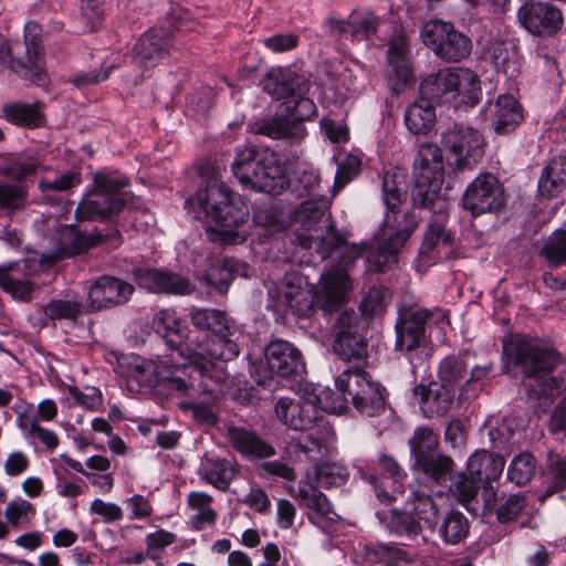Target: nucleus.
I'll return each mask as SVG.
<instances>
[{"label": "nucleus", "instance_id": "nucleus-36", "mask_svg": "<svg viewBox=\"0 0 566 566\" xmlns=\"http://www.w3.org/2000/svg\"><path fill=\"white\" fill-rule=\"evenodd\" d=\"M387 61L395 75V90L400 91L411 78L410 50L406 36L400 34L391 39Z\"/></svg>", "mask_w": 566, "mask_h": 566}, {"label": "nucleus", "instance_id": "nucleus-22", "mask_svg": "<svg viewBox=\"0 0 566 566\" xmlns=\"http://www.w3.org/2000/svg\"><path fill=\"white\" fill-rule=\"evenodd\" d=\"M521 24L532 34L552 36L563 27L560 10L549 2L531 0L518 10Z\"/></svg>", "mask_w": 566, "mask_h": 566}, {"label": "nucleus", "instance_id": "nucleus-59", "mask_svg": "<svg viewBox=\"0 0 566 566\" xmlns=\"http://www.w3.org/2000/svg\"><path fill=\"white\" fill-rule=\"evenodd\" d=\"M253 220L269 233L282 231L286 226L284 213L273 206L259 207L254 212Z\"/></svg>", "mask_w": 566, "mask_h": 566}, {"label": "nucleus", "instance_id": "nucleus-43", "mask_svg": "<svg viewBox=\"0 0 566 566\" xmlns=\"http://www.w3.org/2000/svg\"><path fill=\"white\" fill-rule=\"evenodd\" d=\"M212 496L201 491H192L188 494L187 504L193 512L190 522L197 531L205 530L216 523L218 514L212 509Z\"/></svg>", "mask_w": 566, "mask_h": 566}, {"label": "nucleus", "instance_id": "nucleus-12", "mask_svg": "<svg viewBox=\"0 0 566 566\" xmlns=\"http://www.w3.org/2000/svg\"><path fill=\"white\" fill-rule=\"evenodd\" d=\"M483 135L473 127L454 125L442 133L441 146L447 160L458 170L471 168L484 155Z\"/></svg>", "mask_w": 566, "mask_h": 566}, {"label": "nucleus", "instance_id": "nucleus-8", "mask_svg": "<svg viewBox=\"0 0 566 566\" xmlns=\"http://www.w3.org/2000/svg\"><path fill=\"white\" fill-rule=\"evenodd\" d=\"M43 55L41 28L35 22L27 23L23 43L0 39V63L35 85H44L46 82Z\"/></svg>", "mask_w": 566, "mask_h": 566}, {"label": "nucleus", "instance_id": "nucleus-4", "mask_svg": "<svg viewBox=\"0 0 566 566\" xmlns=\"http://www.w3.org/2000/svg\"><path fill=\"white\" fill-rule=\"evenodd\" d=\"M232 171L244 188L271 195L281 193L290 182L277 155L254 146L237 149Z\"/></svg>", "mask_w": 566, "mask_h": 566}, {"label": "nucleus", "instance_id": "nucleus-3", "mask_svg": "<svg viewBox=\"0 0 566 566\" xmlns=\"http://www.w3.org/2000/svg\"><path fill=\"white\" fill-rule=\"evenodd\" d=\"M185 374L169 379L170 394L184 398L180 407L191 410L197 422L214 424L217 413L213 406L222 394L221 386L228 377L226 369L205 363L197 365L192 374Z\"/></svg>", "mask_w": 566, "mask_h": 566}, {"label": "nucleus", "instance_id": "nucleus-64", "mask_svg": "<svg viewBox=\"0 0 566 566\" xmlns=\"http://www.w3.org/2000/svg\"><path fill=\"white\" fill-rule=\"evenodd\" d=\"M134 291L133 284L123 279L108 275V305L118 306L127 303Z\"/></svg>", "mask_w": 566, "mask_h": 566}, {"label": "nucleus", "instance_id": "nucleus-40", "mask_svg": "<svg viewBox=\"0 0 566 566\" xmlns=\"http://www.w3.org/2000/svg\"><path fill=\"white\" fill-rule=\"evenodd\" d=\"M566 188V157L556 156L544 168L538 180V192L545 198H555Z\"/></svg>", "mask_w": 566, "mask_h": 566}, {"label": "nucleus", "instance_id": "nucleus-2", "mask_svg": "<svg viewBox=\"0 0 566 566\" xmlns=\"http://www.w3.org/2000/svg\"><path fill=\"white\" fill-rule=\"evenodd\" d=\"M329 201L324 196L302 202L294 211L291 223L301 247L312 249L315 244L321 258L332 256L339 250L342 265L348 266L363 255L361 247L348 245L329 220Z\"/></svg>", "mask_w": 566, "mask_h": 566}, {"label": "nucleus", "instance_id": "nucleus-50", "mask_svg": "<svg viewBox=\"0 0 566 566\" xmlns=\"http://www.w3.org/2000/svg\"><path fill=\"white\" fill-rule=\"evenodd\" d=\"M536 473V459L530 452L515 455L507 469V478L516 485L527 484Z\"/></svg>", "mask_w": 566, "mask_h": 566}, {"label": "nucleus", "instance_id": "nucleus-47", "mask_svg": "<svg viewBox=\"0 0 566 566\" xmlns=\"http://www.w3.org/2000/svg\"><path fill=\"white\" fill-rule=\"evenodd\" d=\"M469 521L467 516L455 510L449 511L438 527V534L447 545H458L469 535Z\"/></svg>", "mask_w": 566, "mask_h": 566}, {"label": "nucleus", "instance_id": "nucleus-19", "mask_svg": "<svg viewBox=\"0 0 566 566\" xmlns=\"http://www.w3.org/2000/svg\"><path fill=\"white\" fill-rule=\"evenodd\" d=\"M423 43L446 61H460L471 51V41L449 22L432 20L421 31Z\"/></svg>", "mask_w": 566, "mask_h": 566}, {"label": "nucleus", "instance_id": "nucleus-49", "mask_svg": "<svg viewBox=\"0 0 566 566\" xmlns=\"http://www.w3.org/2000/svg\"><path fill=\"white\" fill-rule=\"evenodd\" d=\"M27 199L25 186L0 181V217L23 209Z\"/></svg>", "mask_w": 566, "mask_h": 566}, {"label": "nucleus", "instance_id": "nucleus-44", "mask_svg": "<svg viewBox=\"0 0 566 566\" xmlns=\"http://www.w3.org/2000/svg\"><path fill=\"white\" fill-rule=\"evenodd\" d=\"M440 501H442V496L433 497L424 490H416L409 495L407 505L418 521H423L428 527L433 528L437 525Z\"/></svg>", "mask_w": 566, "mask_h": 566}, {"label": "nucleus", "instance_id": "nucleus-38", "mask_svg": "<svg viewBox=\"0 0 566 566\" xmlns=\"http://www.w3.org/2000/svg\"><path fill=\"white\" fill-rule=\"evenodd\" d=\"M379 23V18L369 11H354L346 21L337 19L328 20V24L333 30H336L340 34L349 33L353 39L367 38L374 34Z\"/></svg>", "mask_w": 566, "mask_h": 566}, {"label": "nucleus", "instance_id": "nucleus-1", "mask_svg": "<svg viewBox=\"0 0 566 566\" xmlns=\"http://www.w3.org/2000/svg\"><path fill=\"white\" fill-rule=\"evenodd\" d=\"M407 201L405 182L398 180L396 174H386L382 178V202L386 212L382 221L381 235L374 242L361 248L370 266L384 271L405 245L419 224L420 217L413 210L402 209Z\"/></svg>", "mask_w": 566, "mask_h": 566}, {"label": "nucleus", "instance_id": "nucleus-5", "mask_svg": "<svg viewBox=\"0 0 566 566\" xmlns=\"http://www.w3.org/2000/svg\"><path fill=\"white\" fill-rule=\"evenodd\" d=\"M186 205L198 206L207 219L216 222L220 228L218 231L224 235V241L234 244L244 240V237L232 233L230 229L244 222L248 209L241 198L233 196L216 174L205 188H200L193 198L186 201Z\"/></svg>", "mask_w": 566, "mask_h": 566}, {"label": "nucleus", "instance_id": "nucleus-13", "mask_svg": "<svg viewBox=\"0 0 566 566\" xmlns=\"http://www.w3.org/2000/svg\"><path fill=\"white\" fill-rule=\"evenodd\" d=\"M305 95H294L286 101L285 109L289 118H272L260 124L256 132L274 139L300 140L303 138L306 132L303 122L314 117L317 112L315 103Z\"/></svg>", "mask_w": 566, "mask_h": 566}, {"label": "nucleus", "instance_id": "nucleus-55", "mask_svg": "<svg viewBox=\"0 0 566 566\" xmlns=\"http://www.w3.org/2000/svg\"><path fill=\"white\" fill-rule=\"evenodd\" d=\"M127 185L128 179L125 176L108 172V221L113 214L126 209L129 195L120 190Z\"/></svg>", "mask_w": 566, "mask_h": 566}, {"label": "nucleus", "instance_id": "nucleus-33", "mask_svg": "<svg viewBox=\"0 0 566 566\" xmlns=\"http://www.w3.org/2000/svg\"><path fill=\"white\" fill-rule=\"evenodd\" d=\"M486 116L491 118L497 134L514 130L523 119L521 105L512 94H502L494 103H490Z\"/></svg>", "mask_w": 566, "mask_h": 566}, {"label": "nucleus", "instance_id": "nucleus-60", "mask_svg": "<svg viewBox=\"0 0 566 566\" xmlns=\"http://www.w3.org/2000/svg\"><path fill=\"white\" fill-rule=\"evenodd\" d=\"M81 303L71 300H51L46 305L41 306L46 318L75 319L81 313Z\"/></svg>", "mask_w": 566, "mask_h": 566}, {"label": "nucleus", "instance_id": "nucleus-17", "mask_svg": "<svg viewBox=\"0 0 566 566\" xmlns=\"http://www.w3.org/2000/svg\"><path fill=\"white\" fill-rule=\"evenodd\" d=\"M504 352L522 368L526 377H544L558 363V355L554 349L522 336H515L505 343Z\"/></svg>", "mask_w": 566, "mask_h": 566}, {"label": "nucleus", "instance_id": "nucleus-56", "mask_svg": "<svg viewBox=\"0 0 566 566\" xmlns=\"http://www.w3.org/2000/svg\"><path fill=\"white\" fill-rule=\"evenodd\" d=\"M314 402L318 411L342 413L348 409L349 396L338 389L337 392H334L329 388H318L314 395Z\"/></svg>", "mask_w": 566, "mask_h": 566}, {"label": "nucleus", "instance_id": "nucleus-63", "mask_svg": "<svg viewBox=\"0 0 566 566\" xmlns=\"http://www.w3.org/2000/svg\"><path fill=\"white\" fill-rule=\"evenodd\" d=\"M235 262L226 260L222 264L211 266L206 273V281L219 292H226L234 277Z\"/></svg>", "mask_w": 566, "mask_h": 566}, {"label": "nucleus", "instance_id": "nucleus-34", "mask_svg": "<svg viewBox=\"0 0 566 566\" xmlns=\"http://www.w3.org/2000/svg\"><path fill=\"white\" fill-rule=\"evenodd\" d=\"M77 221L106 220V178L102 174L94 177V190L88 192L75 210Z\"/></svg>", "mask_w": 566, "mask_h": 566}, {"label": "nucleus", "instance_id": "nucleus-23", "mask_svg": "<svg viewBox=\"0 0 566 566\" xmlns=\"http://www.w3.org/2000/svg\"><path fill=\"white\" fill-rule=\"evenodd\" d=\"M124 272H132L138 286L151 293L186 295L193 291V286L187 279L172 272L156 269L143 270L134 265H127Z\"/></svg>", "mask_w": 566, "mask_h": 566}, {"label": "nucleus", "instance_id": "nucleus-52", "mask_svg": "<svg viewBox=\"0 0 566 566\" xmlns=\"http://www.w3.org/2000/svg\"><path fill=\"white\" fill-rule=\"evenodd\" d=\"M42 167L38 158H24L12 160L0 168V174L20 185L23 181L35 177L38 170Z\"/></svg>", "mask_w": 566, "mask_h": 566}, {"label": "nucleus", "instance_id": "nucleus-41", "mask_svg": "<svg viewBox=\"0 0 566 566\" xmlns=\"http://www.w3.org/2000/svg\"><path fill=\"white\" fill-rule=\"evenodd\" d=\"M405 124L415 135L429 133L436 124L433 103L423 97L408 106L405 112Z\"/></svg>", "mask_w": 566, "mask_h": 566}, {"label": "nucleus", "instance_id": "nucleus-45", "mask_svg": "<svg viewBox=\"0 0 566 566\" xmlns=\"http://www.w3.org/2000/svg\"><path fill=\"white\" fill-rule=\"evenodd\" d=\"M488 54L494 67L509 77H515L520 73L518 55L513 45L503 41L491 42Z\"/></svg>", "mask_w": 566, "mask_h": 566}, {"label": "nucleus", "instance_id": "nucleus-35", "mask_svg": "<svg viewBox=\"0 0 566 566\" xmlns=\"http://www.w3.org/2000/svg\"><path fill=\"white\" fill-rule=\"evenodd\" d=\"M238 473V464L223 458L205 457L198 474L201 480L219 491H227Z\"/></svg>", "mask_w": 566, "mask_h": 566}, {"label": "nucleus", "instance_id": "nucleus-51", "mask_svg": "<svg viewBox=\"0 0 566 566\" xmlns=\"http://www.w3.org/2000/svg\"><path fill=\"white\" fill-rule=\"evenodd\" d=\"M314 473L317 485L325 489L340 486L349 476L347 468L336 462L316 464Z\"/></svg>", "mask_w": 566, "mask_h": 566}, {"label": "nucleus", "instance_id": "nucleus-37", "mask_svg": "<svg viewBox=\"0 0 566 566\" xmlns=\"http://www.w3.org/2000/svg\"><path fill=\"white\" fill-rule=\"evenodd\" d=\"M505 460L502 455L488 451H476L468 460V473L480 484H492L503 473Z\"/></svg>", "mask_w": 566, "mask_h": 566}, {"label": "nucleus", "instance_id": "nucleus-16", "mask_svg": "<svg viewBox=\"0 0 566 566\" xmlns=\"http://www.w3.org/2000/svg\"><path fill=\"white\" fill-rule=\"evenodd\" d=\"M264 357L266 369L263 374L260 371L261 366H251V374L259 385H265L273 374L291 377L305 370V363L298 348L284 339L271 340L264 349Z\"/></svg>", "mask_w": 566, "mask_h": 566}, {"label": "nucleus", "instance_id": "nucleus-61", "mask_svg": "<svg viewBox=\"0 0 566 566\" xmlns=\"http://www.w3.org/2000/svg\"><path fill=\"white\" fill-rule=\"evenodd\" d=\"M82 182V175L76 169H70L59 175L53 180L41 179L38 188L41 192L56 191L66 192L77 187Z\"/></svg>", "mask_w": 566, "mask_h": 566}, {"label": "nucleus", "instance_id": "nucleus-18", "mask_svg": "<svg viewBox=\"0 0 566 566\" xmlns=\"http://www.w3.org/2000/svg\"><path fill=\"white\" fill-rule=\"evenodd\" d=\"M365 321L354 310L343 311L334 326L333 350L344 360H361L367 356V342L363 334Z\"/></svg>", "mask_w": 566, "mask_h": 566}, {"label": "nucleus", "instance_id": "nucleus-28", "mask_svg": "<svg viewBox=\"0 0 566 566\" xmlns=\"http://www.w3.org/2000/svg\"><path fill=\"white\" fill-rule=\"evenodd\" d=\"M294 496L301 505L310 510L308 521L324 532H328L331 525L339 518L326 495L316 486H300Z\"/></svg>", "mask_w": 566, "mask_h": 566}, {"label": "nucleus", "instance_id": "nucleus-39", "mask_svg": "<svg viewBox=\"0 0 566 566\" xmlns=\"http://www.w3.org/2000/svg\"><path fill=\"white\" fill-rule=\"evenodd\" d=\"M189 318L196 328L210 332L213 336L226 332L231 334L237 328L227 313L217 308L192 307L189 312Z\"/></svg>", "mask_w": 566, "mask_h": 566}, {"label": "nucleus", "instance_id": "nucleus-31", "mask_svg": "<svg viewBox=\"0 0 566 566\" xmlns=\"http://www.w3.org/2000/svg\"><path fill=\"white\" fill-rule=\"evenodd\" d=\"M226 436L230 446L243 458L265 459L275 454L273 446L244 427L228 426Z\"/></svg>", "mask_w": 566, "mask_h": 566}, {"label": "nucleus", "instance_id": "nucleus-14", "mask_svg": "<svg viewBox=\"0 0 566 566\" xmlns=\"http://www.w3.org/2000/svg\"><path fill=\"white\" fill-rule=\"evenodd\" d=\"M439 437L432 429L418 427L409 439L415 465L436 481L444 480L452 470V460L438 452Z\"/></svg>", "mask_w": 566, "mask_h": 566}, {"label": "nucleus", "instance_id": "nucleus-9", "mask_svg": "<svg viewBox=\"0 0 566 566\" xmlns=\"http://www.w3.org/2000/svg\"><path fill=\"white\" fill-rule=\"evenodd\" d=\"M413 205L434 209L444 178L442 150L437 145L426 143L420 146L413 163Z\"/></svg>", "mask_w": 566, "mask_h": 566}, {"label": "nucleus", "instance_id": "nucleus-10", "mask_svg": "<svg viewBox=\"0 0 566 566\" xmlns=\"http://www.w3.org/2000/svg\"><path fill=\"white\" fill-rule=\"evenodd\" d=\"M336 389L348 394L355 409L367 417L385 410L382 387L363 368L355 366L343 370L335 379Z\"/></svg>", "mask_w": 566, "mask_h": 566}, {"label": "nucleus", "instance_id": "nucleus-46", "mask_svg": "<svg viewBox=\"0 0 566 566\" xmlns=\"http://www.w3.org/2000/svg\"><path fill=\"white\" fill-rule=\"evenodd\" d=\"M543 481L546 485V495H552L566 489V457L554 451L547 452Z\"/></svg>", "mask_w": 566, "mask_h": 566}, {"label": "nucleus", "instance_id": "nucleus-7", "mask_svg": "<svg viewBox=\"0 0 566 566\" xmlns=\"http://www.w3.org/2000/svg\"><path fill=\"white\" fill-rule=\"evenodd\" d=\"M352 287L347 266L339 264L321 274L314 293L308 290L296 293V296L280 311L304 317L310 315L316 304L324 312H334L346 301L347 293Z\"/></svg>", "mask_w": 566, "mask_h": 566}, {"label": "nucleus", "instance_id": "nucleus-25", "mask_svg": "<svg viewBox=\"0 0 566 566\" xmlns=\"http://www.w3.org/2000/svg\"><path fill=\"white\" fill-rule=\"evenodd\" d=\"M38 268L30 260L11 263L7 268L0 266V287L17 300L30 302L35 290L32 277Z\"/></svg>", "mask_w": 566, "mask_h": 566}, {"label": "nucleus", "instance_id": "nucleus-27", "mask_svg": "<svg viewBox=\"0 0 566 566\" xmlns=\"http://www.w3.org/2000/svg\"><path fill=\"white\" fill-rule=\"evenodd\" d=\"M171 48V32L164 27L153 28L135 45L137 62L146 70L154 67L170 54Z\"/></svg>", "mask_w": 566, "mask_h": 566}, {"label": "nucleus", "instance_id": "nucleus-29", "mask_svg": "<svg viewBox=\"0 0 566 566\" xmlns=\"http://www.w3.org/2000/svg\"><path fill=\"white\" fill-rule=\"evenodd\" d=\"M455 391L453 388L433 384L417 385L413 396L426 418L444 417L453 406Z\"/></svg>", "mask_w": 566, "mask_h": 566}, {"label": "nucleus", "instance_id": "nucleus-24", "mask_svg": "<svg viewBox=\"0 0 566 566\" xmlns=\"http://www.w3.org/2000/svg\"><path fill=\"white\" fill-rule=\"evenodd\" d=\"M261 86L274 99H291L294 95L307 94L310 81L291 67H273L262 78Z\"/></svg>", "mask_w": 566, "mask_h": 566}, {"label": "nucleus", "instance_id": "nucleus-15", "mask_svg": "<svg viewBox=\"0 0 566 566\" xmlns=\"http://www.w3.org/2000/svg\"><path fill=\"white\" fill-rule=\"evenodd\" d=\"M127 366L128 377L134 378L138 384L147 387H155L159 384L169 391V379L182 377L187 371L185 363L175 355H165L157 360L146 359L140 356L124 358Z\"/></svg>", "mask_w": 566, "mask_h": 566}, {"label": "nucleus", "instance_id": "nucleus-32", "mask_svg": "<svg viewBox=\"0 0 566 566\" xmlns=\"http://www.w3.org/2000/svg\"><path fill=\"white\" fill-rule=\"evenodd\" d=\"M151 326L157 334H160L168 348L169 355L177 356L179 347L186 345L192 339L186 334L187 328L172 308H163L157 311L151 319Z\"/></svg>", "mask_w": 566, "mask_h": 566}, {"label": "nucleus", "instance_id": "nucleus-58", "mask_svg": "<svg viewBox=\"0 0 566 566\" xmlns=\"http://www.w3.org/2000/svg\"><path fill=\"white\" fill-rule=\"evenodd\" d=\"M34 515V506L23 499L12 500L9 502L4 511L7 522L13 530H18L20 526L29 524Z\"/></svg>", "mask_w": 566, "mask_h": 566}, {"label": "nucleus", "instance_id": "nucleus-48", "mask_svg": "<svg viewBox=\"0 0 566 566\" xmlns=\"http://www.w3.org/2000/svg\"><path fill=\"white\" fill-rule=\"evenodd\" d=\"M3 117L11 124L36 128L44 124L45 117L35 106L24 103H9L2 106Z\"/></svg>", "mask_w": 566, "mask_h": 566}, {"label": "nucleus", "instance_id": "nucleus-20", "mask_svg": "<svg viewBox=\"0 0 566 566\" xmlns=\"http://www.w3.org/2000/svg\"><path fill=\"white\" fill-rule=\"evenodd\" d=\"M431 313L417 303H401L398 307V317L395 324V349L410 354L426 345V325Z\"/></svg>", "mask_w": 566, "mask_h": 566}, {"label": "nucleus", "instance_id": "nucleus-21", "mask_svg": "<svg viewBox=\"0 0 566 566\" xmlns=\"http://www.w3.org/2000/svg\"><path fill=\"white\" fill-rule=\"evenodd\" d=\"M505 202L504 189L499 179L490 174L479 175L468 187L462 198L463 208L473 217L497 212Z\"/></svg>", "mask_w": 566, "mask_h": 566}, {"label": "nucleus", "instance_id": "nucleus-54", "mask_svg": "<svg viewBox=\"0 0 566 566\" xmlns=\"http://www.w3.org/2000/svg\"><path fill=\"white\" fill-rule=\"evenodd\" d=\"M467 369V363L461 356H447L439 366L438 376L441 381L440 385L452 388L464 378Z\"/></svg>", "mask_w": 566, "mask_h": 566}, {"label": "nucleus", "instance_id": "nucleus-53", "mask_svg": "<svg viewBox=\"0 0 566 566\" xmlns=\"http://www.w3.org/2000/svg\"><path fill=\"white\" fill-rule=\"evenodd\" d=\"M480 485L474 476L461 472L452 481L450 491L461 504L470 510L473 501L479 503L478 491Z\"/></svg>", "mask_w": 566, "mask_h": 566}, {"label": "nucleus", "instance_id": "nucleus-42", "mask_svg": "<svg viewBox=\"0 0 566 566\" xmlns=\"http://www.w3.org/2000/svg\"><path fill=\"white\" fill-rule=\"evenodd\" d=\"M103 241V235L94 228L92 233H83L75 226H66L61 232L60 243L69 256L86 252Z\"/></svg>", "mask_w": 566, "mask_h": 566}, {"label": "nucleus", "instance_id": "nucleus-26", "mask_svg": "<svg viewBox=\"0 0 566 566\" xmlns=\"http://www.w3.org/2000/svg\"><path fill=\"white\" fill-rule=\"evenodd\" d=\"M275 415L286 427L305 431L318 419V410L314 401L305 398H280L275 403Z\"/></svg>", "mask_w": 566, "mask_h": 566}, {"label": "nucleus", "instance_id": "nucleus-57", "mask_svg": "<svg viewBox=\"0 0 566 566\" xmlns=\"http://www.w3.org/2000/svg\"><path fill=\"white\" fill-rule=\"evenodd\" d=\"M387 527L390 533L408 537L419 535L422 530L419 521L415 518L410 510L405 512L391 511Z\"/></svg>", "mask_w": 566, "mask_h": 566}, {"label": "nucleus", "instance_id": "nucleus-11", "mask_svg": "<svg viewBox=\"0 0 566 566\" xmlns=\"http://www.w3.org/2000/svg\"><path fill=\"white\" fill-rule=\"evenodd\" d=\"M238 328L233 333L228 332L208 338L207 342H192L179 347L178 357L185 363L187 374H192L197 365L208 363L213 367H219L213 360L230 361L239 356L240 348L235 336Z\"/></svg>", "mask_w": 566, "mask_h": 566}, {"label": "nucleus", "instance_id": "nucleus-30", "mask_svg": "<svg viewBox=\"0 0 566 566\" xmlns=\"http://www.w3.org/2000/svg\"><path fill=\"white\" fill-rule=\"evenodd\" d=\"M438 210L439 213L428 224L419 250V260L423 265L433 264L440 258L439 249L450 245L452 242L451 234L446 231L447 214L444 206L442 203L439 205Z\"/></svg>", "mask_w": 566, "mask_h": 566}, {"label": "nucleus", "instance_id": "nucleus-6", "mask_svg": "<svg viewBox=\"0 0 566 566\" xmlns=\"http://www.w3.org/2000/svg\"><path fill=\"white\" fill-rule=\"evenodd\" d=\"M482 95L478 75L464 67H444L420 84V96L436 104L475 105Z\"/></svg>", "mask_w": 566, "mask_h": 566}, {"label": "nucleus", "instance_id": "nucleus-62", "mask_svg": "<svg viewBox=\"0 0 566 566\" xmlns=\"http://www.w3.org/2000/svg\"><path fill=\"white\" fill-rule=\"evenodd\" d=\"M549 265L558 266L566 262V230L555 233L541 250Z\"/></svg>", "mask_w": 566, "mask_h": 566}]
</instances>
